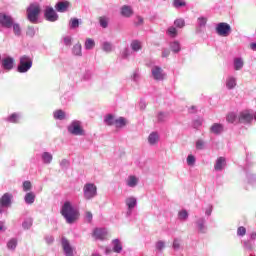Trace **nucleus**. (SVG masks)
Masks as SVG:
<instances>
[{"mask_svg": "<svg viewBox=\"0 0 256 256\" xmlns=\"http://www.w3.org/2000/svg\"><path fill=\"white\" fill-rule=\"evenodd\" d=\"M27 35H29V37H33L35 35V28H33V26L28 27Z\"/></svg>", "mask_w": 256, "mask_h": 256, "instance_id": "603ef678", "label": "nucleus"}, {"mask_svg": "<svg viewBox=\"0 0 256 256\" xmlns=\"http://www.w3.org/2000/svg\"><path fill=\"white\" fill-rule=\"evenodd\" d=\"M61 215L64 216L66 219V222L71 224L75 223L77 219H79V211H77L73 206L71 205V202L66 201L61 209Z\"/></svg>", "mask_w": 256, "mask_h": 256, "instance_id": "f257e3e1", "label": "nucleus"}, {"mask_svg": "<svg viewBox=\"0 0 256 256\" xmlns=\"http://www.w3.org/2000/svg\"><path fill=\"white\" fill-rule=\"evenodd\" d=\"M32 226H33V219H31V218L26 219L22 223L23 229H31Z\"/></svg>", "mask_w": 256, "mask_h": 256, "instance_id": "4c0bfd02", "label": "nucleus"}, {"mask_svg": "<svg viewBox=\"0 0 256 256\" xmlns=\"http://www.w3.org/2000/svg\"><path fill=\"white\" fill-rule=\"evenodd\" d=\"M224 126L221 123H214L210 127V133H213L214 135H221V133L224 131Z\"/></svg>", "mask_w": 256, "mask_h": 256, "instance_id": "2eb2a0df", "label": "nucleus"}, {"mask_svg": "<svg viewBox=\"0 0 256 256\" xmlns=\"http://www.w3.org/2000/svg\"><path fill=\"white\" fill-rule=\"evenodd\" d=\"M44 17L47 21H50L51 23H54V21H57L59 19V15H57V12L52 7H47L44 12Z\"/></svg>", "mask_w": 256, "mask_h": 256, "instance_id": "1a4fd4ad", "label": "nucleus"}, {"mask_svg": "<svg viewBox=\"0 0 256 256\" xmlns=\"http://www.w3.org/2000/svg\"><path fill=\"white\" fill-rule=\"evenodd\" d=\"M179 247H180L179 240L175 239L174 242H173V248L174 249H179Z\"/></svg>", "mask_w": 256, "mask_h": 256, "instance_id": "13d9d810", "label": "nucleus"}, {"mask_svg": "<svg viewBox=\"0 0 256 256\" xmlns=\"http://www.w3.org/2000/svg\"><path fill=\"white\" fill-rule=\"evenodd\" d=\"M170 47H171L173 53H179V51H181V44H179L178 41L172 42Z\"/></svg>", "mask_w": 256, "mask_h": 256, "instance_id": "2f4dec72", "label": "nucleus"}, {"mask_svg": "<svg viewBox=\"0 0 256 256\" xmlns=\"http://www.w3.org/2000/svg\"><path fill=\"white\" fill-rule=\"evenodd\" d=\"M206 215H211V210L206 211Z\"/></svg>", "mask_w": 256, "mask_h": 256, "instance_id": "774afa93", "label": "nucleus"}, {"mask_svg": "<svg viewBox=\"0 0 256 256\" xmlns=\"http://www.w3.org/2000/svg\"><path fill=\"white\" fill-rule=\"evenodd\" d=\"M98 19H99V23H100L101 27H103V29H107V27L109 25V18H107L105 16H100Z\"/></svg>", "mask_w": 256, "mask_h": 256, "instance_id": "cd10ccee", "label": "nucleus"}, {"mask_svg": "<svg viewBox=\"0 0 256 256\" xmlns=\"http://www.w3.org/2000/svg\"><path fill=\"white\" fill-rule=\"evenodd\" d=\"M62 249L66 256H73V248L71 247V243H69V240L67 238H62Z\"/></svg>", "mask_w": 256, "mask_h": 256, "instance_id": "9b49d317", "label": "nucleus"}, {"mask_svg": "<svg viewBox=\"0 0 256 256\" xmlns=\"http://www.w3.org/2000/svg\"><path fill=\"white\" fill-rule=\"evenodd\" d=\"M115 127H125V125H127V120H125V118L120 117L118 119L115 120Z\"/></svg>", "mask_w": 256, "mask_h": 256, "instance_id": "7c9ffc66", "label": "nucleus"}, {"mask_svg": "<svg viewBox=\"0 0 256 256\" xmlns=\"http://www.w3.org/2000/svg\"><path fill=\"white\" fill-rule=\"evenodd\" d=\"M152 77L156 81H163L165 79V74H163V69H161V67L159 66L152 68Z\"/></svg>", "mask_w": 256, "mask_h": 256, "instance_id": "9d476101", "label": "nucleus"}, {"mask_svg": "<svg viewBox=\"0 0 256 256\" xmlns=\"http://www.w3.org/2000/svg\"><path fill=\"white\" fill-rule=\"evenodd\" d=\"M225 165H227L225 157H219L216 160V164L214 165V169H215V171H223V167H225Z\"/></svg>", "mask_w": 256, "mask_h": 256, "instance_id": "f3484780", "label": "nucleus"}, {"mask_svg": "<svg viewBox=\"0 0 256 256\" xmlns=\"http://www.w3.org/2000/svg\"><path fill=\"white\" fill-rule=\"evenodd\" d=\"M46 241H47L48 245H51V243H53L54 239H53V237H49V238H46Z\"/></svg>", "mask_w": 256, "mask_h": 256, "instance_id": "052dcab7", "label": "nucleus"}, {"mask_svg": "<svg viewBox=\"0 0 256 256\" xmlns=\"http://www.w3.org/2000/svg\"><path fill=\"white\" fill-rule=\"evenodd\" d=\"M116 120L117 119H115V116H113V114H108L104 118V123H106L108 126L111 127V126L115 125Z\"/></svg>", "mask_w": 256, "mask_h": 256, "instance_id": "412c9836", "label": "nucleus"}, {"mask_svg": "<svg viewBox=\"0 0 256 256\" xmlns=\"http://www.w3.org/2000/svg\"><path fill=\"white\" fill-rule=\"evenodd\" d=\"M112 243H113L114 253H121V251H123V246L121 245V242L119 241V239L113 240Z\"/></svg>", "mask_w": 256, "mask_h": 256, "instance_id": "6ab92c4d", "label": "nucleus"}, {"mask_svg": "<svg viewBox=\"0 0 256 256\" xmlns=\"http://www.w3.org/2000/svg\"><path fill=\"white\" fill-rule=\"evenodd\" d=\"M237 86V80L233 77H230L227 79L226 81V87H228L229 89H234V87Z\"/></svg>", "mask_w": 256, "mask_h": 256, "instance_id": "bb28decb", "label": "nucleus"}, {"mask_svg": "<svg viewBox=\"0 0 256 256\" xmlns=\"http://www.w3.org/2000/svg\"><path fill=\"white\" fill-rule=\"evenodd\" d=\"M68 131L71 135H85V130L81 127V122L74 121L68 126Z\"/></svg>", "mask_w": 256, "mask_h": 256, "instance_id": "423d86ee", "label": "nucleus"}, {"mask_svg": "<svg viewBox=\"0 0 256 256\" xmlns=\"http://www.w3.org/2000/svg\"><path fill=\"white\" fill-rule=\"evenodd\" d=\"M14 65H15V59H13L12 57H7L2 60V67L6 71H11Z\"/></svg>", "mask_w": 256, "mask_h": 256, "instance_id": "f8f14e48", "label": "nucleus"}, {"mask_svg": "<svg viewBox=\"0 0 256 256\" xmlns=\"http://www.w3.org/2000/svg\"><path fill=\"white\" fill-rule=\"evenodd\" d=\"M170 51L169 50H164L163 52H162V57H169V55H170Z\"/></svg>", "mask_w": 256, "mask_h": 256, "instance_id": "bf43d9fd", "label": "nucleus"}, {"mask_svg": "<svg viewBox=\"0 0 256 256\" xmlns=\"http://www.w3.org/2000/svg\"><path fill=\"white\" fill-rule=\"evenodd\" d=\"M42 159L44 161V163H51V161H53V155H51L49 152H44L42 155Z\"/></svg>", "mask_w": 256, "mask_h": 256, "instance_id": "72a5a7b5", "label": "nucleus"}, {"mask_svg": "<svg viewBox=\"0 0 256 256\" xmlns=\"http://www.w3.org/2000/svg\"><path fill=\"white\" fill-rule=\"evenodd\" d=\"M138 183L137 177L130 176L127 182L128 187H135Z\"/></svg>", "mask_w": 256, "mask_h": 256, "instance_id": "e433bc0d", "label": "nucleus"}, {"mask_svg": "<svg viewBox=\"0 0 256 256\" xmlns=\"http://www.w3.org/2000/svg\"><path fill=\"white\" fill-rule=\"evenodd\" d=\"M81 49H82L81 43H77V44L73 47V53H74L75 55H77L78 57H81V55H82Z\"/></svg>", "mask_w": 256, "mask_h": 256, "instance_id": "58836bf2", "label": "nucleus"}, {"mask_svg": "<svg viewBox=\"0 0 256 256\" xmlns=\"http://www.w3.org/2000/svg\"><path fill=\"white\" fill-rule=\"evenodd\" d=\"M11 199H13V195H11L9 193H5L0 198V205H1V207H10L11 206Z\"/></svg>", "mask_w": 256, "mask_h": 256, "instance_id": "4468645a", "label": "nucleus"}, {"mask_svg": "<svg viewBox=\"0 0 256 256\" xmlns=\"http://www.w3.org/2000/svg\"><path fill=\"white\" fill-rule=\"evenodd\" d=\"M254 117L255 115H253V112L251 110H242L238 114V123L249 125V123H252Z\"/></svg>", "mask_w": 256, "mask_h": 256, "instance_id": "20e7f679", "label": "nucleus"}, {"mask_svg": "<svg viewBox=\"0 0 256 256\" xmlns=\"http://www.w3.org/2000/svg\"><path fill=\"white\" fill-rule=\"evenodd\" d=\"M178 217L181 221H185L188 219L189 217V213H187V210H181L179 213H178Z\"/></svg>", "mask_w": 256, "mask_h": 256, "instance_id": "a19ab883", "label": "nucleus"}, {"mask_svg": "<svg viewBox=\"0 0 256 256\" xmlns=\"http://www.w3.org/2000/svg\"><path fill=\"white\" fill-rule=\"evenodd\" d=\"M167 35H169V37H172V39H175V37H177V28L171 26L167 29Z\"/></svg>", "mask_w": 256, "mask_h": 256, "instance_id": "f704fd0d", "label": "nucleus"}, {"mask_svg": "<svg viewBox=\"0 0 256 256\" xmlns=\"http://www.w3.org/2000/svg\"><path fill=\"white\" fill-rule=\"evenodd\" d=\"M148 141H149L150 145H155V143H157V141H159V134L152 132L148 137Z\"/></svg>", "mask_w": 256, "mask_h": 256, "instance_id": "393cba45", "label": "nucleus"}, {"mask_svg": "<svg viewBox=\"0 0 256 256\" xmlns=\"http://www.w3.org/2000/svg\"><path fill=\"white\" fill-rule=\"evenodd\" d=\"M97 195V186L95 184H85L84 186V197L85 199H93Z\"/></svg>", "mask_w": 256, "mask_h": 256, "instance_id": "0eeeda50", "label": "nucleus"}, {"mask_svg": "<svg viewBox=\"0 0 256 256\" xmlns=\"http://www.w3.org/2000/svg\"><path fill=\"white\" fill-rule=\"evenodd\" d=\"M93 237H95V239H99L100 241H103V239L107 237V230L103 228H96L93 231Z\"/></svg>", "mask_w": 256, "mask_h": 256, "instance_id": "ddd939ff", "label": "nucleus"}, {"mask_svg": "<svg viewBox=\"0 0 256 256\" xmlns=\"http://www.w3.org/2000/svg\"><path fill=\"white\" fill-rule=\"evenodd\" d=\"M247 234V229L243 226L238 227L237 229V235H239V237H244V235Z\"/></svg>", "mask_w": 256, "mask_h": 256, "instance_id": "49530a36", "label": "nucleus"}, {"mask_svg": "<svg viewBox=\"0 0 256 256\" xmlns=\"http://www.w3.org/2000/svg\"><path fill=\"white\" fill-rule=\"evenodd\" d=\"M185 5H187L185 0H174L173 1V7H175L176 9H179V7H185Z\"/></svg>", "mask_w": 256, "mask_h": 256, "instance_id": "ea45409f", "label": "nucleus"}, {"mask_svg": "<svg viewBox=\"0 0 256 256\" xmlns=\"http://www.w3.org/2000/svg\"><path fill=\"white\" fill-rule=\"evenodd\" d=\"M79 27V19L71 18L70 19V29H77Z\"/></svg>", "mask_w": 256, "mask_h": 256, "instance_id": "37998d69", "label": "nucleus"}, {"mask_svg": "<svg viewBox=\"0 0 256 256\" xmlns=\"http://www.w3.org/2000/svg\"><path fill=\"white\" fill-rule=\"evenodd\" d=\"M64 43H65V45L70 46L71 45V37H69V36L64 37Z\"/></svg>", "mask_w": 256, "mask_h": 256, "instance_id": "4d7b16f0", "label": "nucleus"}, {"mask_svg": "<svg viewBox=\"0 0 256 256\" xmlns=\"http://www.w3.org/2000/svg\"><path fill=\"white\" fill-rule=\"evenodd\" d=\"M244 246L246 247V249H253V247L249 245V242H244Z\"/></svg>", "mask_w": 256, "mask_h": 256, "instance_id": "e2e57ef3", "label": "nucleus"}, {"mask_svg": "<svg viewBox=\"0 0 256 256\" xmlns=\"http://www.w3.org/2000/svg\"><path fill=\"white\" fill-rule=\"evenodd\" d=\"M125 203L128 207V209H135V207L137 206V198L135 197H128L126 200H125Z\"/></svg>", "mask_w": 256, "mask_h": 256, "instance_id": "a211bd4d", "label": "nucleus"}, {"mask_svg": "<svg viewBox=\"0 0 256 256\" xmlns=\"http://www.w3.org/2000/svg\"><path fill=\"white\" fill-rule=\"evenodd\" d=\"M250 237H251L252 240H255L256 239V232H253Z\"/></svg>", "mask_w": 256, "mask_h": 256, "instance_id": "69168bd1", "label": "nucleus"}, {"mask_svg": "<svg viewBox=\"0 0 256 256\" xmlns=\"http://www.w3.org/2000/svg\"><path fill=\"white\" fill-rule=\"evenodd\" d=\"M131 48H132V51H141L142 49L141 42H139V40L132 41Z\"/></svg>", "mask_w": 256, "mask_h": 256, "instance_id": "473e14b6", "label": "nucleus"}, {"mask_svg": "<svg viewBox=\"0 0 256 256\" xmlns=\"http://www.w3.org/2000/svg\"><path fill=\"white\" fill-rule=\"evenodd\" d=\"M199 233H207V228L205 227V219H200L197 221Z\"/></svg>", "mask_w": 256, "mask_h": 256, "instance_id": "5701e85b", "label": "nucleus"}, {"mask_svg": "<svg viewBox=\"0 0 256 256\" xmlns=\"http://www.w3.org/2000/svg\"><path fill=\"white\" fill-rule=\"evenodd\" d=\"M25 201L28 205H33L35 203V194L33 192H29L25 195Z\"/></svg>", "mask_w": 256, "mask_h": 256, "instance_id": "b1692460", "label": "nucleus"}, {"mask_svg": "<svg viewBox=\"0 0 256 256\" xmlns=\"http://www.w3.org/2000/svg\"><path fill=\"white\" fill-rule=\"evenodd\" d=\"M33 67V59L27 55L20 57V63L17 67L18 73H27Z\"/></svg>", "mask_w": 256, "mask_h": 256, "instance_id": "7ed1b4c3", "label": "nucleus"}, {"mask_svg": "<svg viewBox=\"0 0 256 256\" xmlns=\"http://www.w3.org/2000/svg\"><path fill=\"white\" fill-rule=\"evenodd\" d=\"M0 231H5V229L3 228V222H0Z\"/></svg>", "mask_w": 256, "mask_h": 256, "instance_id": "338daca9", "label": "nucleus"}, {"mask_svg": "<svg viewBox=\"0 0 256 256\" xmlns=\"http://www.w3.org/2000/svg\"><path fill=\"white\" fill-rule=\"evenodd\" d=\"M198 23H199L200 27H205V25H207V18H205V17L198 18Z\"/></svg>", "mask_w": 256, "mask_h": 256, "instance_id": "3c124183", "label": "nucleus"}, {"mask_svg": "<svg viewBox=\"0 0 256 256\" xmlns=\"http://www.w3.org/2000/svg\"><path fill=\"white\" fill-rule=\"evenodd\" d=\"M41 14V6L37 3H32L26 9V15L28 21L30 23H36L39 19V15Z\"/></svg>", "mask_w": 256, "mask_h": 256, "instance_id": "f03ea898", "label": "nucleus"}, {"mask_svg": "<svg viewBox=\"0 0 256 256\" xmlns=\"http://www.w3.org/2000/svg\"><path fill=\"white\" fill-rule=\"evenodd\" d=\"M238 119H239V116H237V114H235V112H230L226 116V121L228 123H235L236 121H238Z\"/></svg>", "mask_w": 256, "mask_h": 256, "instance_id": "4be33fe9", "label": "nucleus"}, {"mask_svg": "<svg viewBox=\"0 0 256 256\" xmlns=\"http://www.w3.org/2000/svg\"><path fill=\"white\" fill-rule=\"evenodd\" d=\"M86 219L88 223H91V221H93V213H91V211L86 212Z\"/></svg>", "mask_w": 256, "mask_h": 256, "instance_id": "6e6d98bb", "label": "nucleus"}, {"mask_svg": "<svg viewBox=\"0 0 256 256\" xmlns=\"http://www.w3.org/2000/svg\"><path fill=\"white\" fill-rule=\"evenodd\" d=\"M9 123H19V115L17 113H13L9 118H8Z\"/></svg>", "mask_w": 256, "mask_h": 256, "instance_id": "a18cd8bd", "label": "nucleus"}, {"mask_svg": "<svg viewBox=\"0 0 256 256\" xmlns=\"http://www.w3.org/2000/svg\"><path fill=\"white\" fill-rule=\"evenodd\" d=\"M103 51L106 53H111L113 51V46L109 42H104L103 43Z\"/></svg>", "mask_w": 256, "mask_h": 256, "instance_id": "c03bdc74", "label": "nucleus"}, {"mask_svg": "<svg viewBox=\"0 0 256 256\" xmlns=\"http://www.w3.org/2000/svg\"><path fill=\"white\" fill-rule=\"evenodd\" d=\"M7 247L8 249L15 250V248L17 247V239L15 238L10 239L9 242L7 243Z\"/></svg>", "mask_w": 256, "mask_h": 256, "instance_id": "79ce46f5", "label": "nucleus"}, {"mask_svg": "<svg viewBox=\"0 0 256 256\" xmlns=\"http://www.w3.org/2000/svg\"><path fill=\"white\" fill-rule=\"evenodd\" d=\"M121 15L123 17H131L133 15V9L130 6L124 5L121 10Z\"/></svg>", "mask_w": 256, "mask_h": 256, "instance_id": "aec40b11", "label": "nucleus"}, {"mask_svg": "<svg viewBox=\"0 0 256 256\" xmlns=\"http://www.w3.org/2000/svg\"><path fill=\"white\" fill-rule=\"evenodd\" d=\"M174 25L175 27H177L178 29H183V27H185V19L183 18H178L174 21Z\"/></svg>", "mask_w": 256, "mask_h": 256, "instance_id": "c9c22d12", "label": "nucleus"}, {"mask_svg": "<svg viewBox=\"0 0 256 256\" xmlns=\"http://www.w3.org/2000/svg\"><path fill=\"white\" fill-rule=\"evenodd\" d=\"M156 249H158L159 251H161L162 249H165V243L163 241L157 242Z\"/></svg>", "mask_w": 256, "mask_h": 256, "instance_id": "5fc2aeb1", "label": "nucleus"}, {"mask_svg": "<svg viewBox=\"0 0 256 256\" xmlns=\"http://www.w3.org/2000/svg\"><path fill=\"white\" fill-rule=\"evenodd\" d=\"M243 65H244L243 59H241V58H236V59L234 60V69H235L236 71H240V69H243Z\"/></svg>", "mask_w": 256, "mask_h": 256, "instance_id": "a878e982", "label": "nucleus"}, {"mask_svg": "<svg viewBox=\"0 0 256 256\" xmlns=\"http://www.w3.org/2000/svg\"><path fill=\"white\" fill-rule=\"evenodd\" d=\"M0 26L11 29L13 27V18L5 13H0Z\"/></svg>", "mask_w": 256, "mask_h": 256, "instance_id": "6e6552de", "label": "nucleus"}, {"mask_svg": "<svg viewBox=\"0 0 256 256\" xmlns=\"http://www.w3.org/2000/svg\"><path fill=\"white\" fill-rule=\"evenodd\" d=\"M95 47V40L87 38L85 41V49L91 50Z\"/></svg>", "mask_w": 256, "mask_h": 256, "instance_id": "c756f323", "label": "nucleus"}, {"mask_svg": "<svg viewBox=\"0 0 256 256\" xmlns=\"http://www.w3.org/2000/svg\"><path fill=\"white\" fill-rule=\"evenodd\" d=\"M187 164L190 165V167H193V165H195V156H193V154L188 155Z\"/></svg>", "mask_w": 256, "mask_h": 256, "instance_id": "de8ad7c7", "label": "nucleus"}, {"mask_svg": "<svg viewBox=\"0 0 256 256\" xmlns=\"http://www.w3.org/2000/svg\"><path fill=\"white\" fill-rule=\"evenodd\" d=\"M216 33L220 35V37H229V33H231V25L225 22L218 23Z\"/></svg>", "mask_w": 256, "mask_h": 256, "instance_id": "39448f33", "label": "nucleus"}, {"mask_svg": "<svg viewBox=\"0 0 256 256\" xmlns=\"http://www.w3.org/2000/svg\"><path fill=\"white\" fill-rule=\"evenodd\" d=\"M204 145H205V142H203V140H198L196 142V149L201 150L203 149Z\"/></svg>", "mask_w": 256, "mask_h": 256, "instance_id": "864d4df0", "label": "nucleus"}, {"mask_svg": "<svg viewBox=\"0 0 256 256\" xmlns=\"http://www.w3.org/2000/svg\"><path fill=\"white\" fill-rule=\"evenodd\" d=\"M163 117H165V115L163 113H160L158 115V121H163Z\"/></svg>", "mask_w": 256, "mask_h": 256, "instance_id": "0e129e2a", "label": "nucleus"}, {"mask_svg": "<svg viewBox=\"0 0 256 256\" xmlns=\"http://www.w3.org/2000/svg\"><path fill=\"white\" fill-rule=\"evenodd\" d=\"M250 49H252V51H256V43H251Z\"/></svg>", "mask_w": 256, "mask_h": 256, "instance_id": "680f3d73", "label": "nucleus"}, {"mask_svg": "<svg viewBox=\"0 0 256 256\" xmlns=\"http://www.w3.org/2000/svg\"><path fill=\"white\" fill-rule=\"evenodd\" d=\"M69 5H71V3L67 1L58 2L55 6V9L58 11V13H65V11L69 9Z\"/></svg>", "mask_w": 256, "mask_h": 256, "instance_id": "dca6fc26", "label": "nucleus"}, {"mask_svg": "<svg viewBox=\"0 0 256 256\" xmlns=\"http://www.w3.org/2000/svg\"><path fill=\"white\" fill-rule=\"evenodd\" d=\"M15 35H21V26L19 24H12Z\"/></svg>", "mask_w": 256, "mask_h": 256, "instance_id": "09e8293b", "label": "nucleus"}, {"mask_svg": "<svg viewBox=\"0 0 256 256\" xmlns=\"http://www.w3.org/2000/svg\"><path fill=\"white\" fill-rule=\"evenodd\" d=\"M53 115L54 119H58L59 121L65 119V112L63 110H56Z\"/></svg>", "mask_w": 256, "mask_h": 256, "instance_id": "c85d7f7f", "label": "nucleus"}, {"mask_svg": "<svg viewBox=\"0 0 256 256\" xmlns=\"http://www.w3.org/2000/svg\"><path fill=\"white\" fill-rule=\"evenodd\" d=\"M31 181H24L23 182V191H31Z\"/></svg>", "mask_w": 256, "mask_h": 256, "instance_id": "8fccbe9b", "label": "nucleus"}]
</instances>
